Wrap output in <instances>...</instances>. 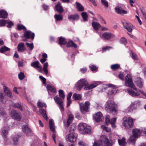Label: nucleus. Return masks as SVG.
<instances>
[{
  "label": "nucleus",
  "instance_id": "nucleus-3",
  "mask_svg": "<svg viewBox=\"0 0 146 146\" xmlns=\"http://www.w3.org/2000/svg\"><path fill=\"white\" fill-rule=\"evenodd\" d=\"M78 129L80 133L82 134L89 133L91 131L90 127L84 123H80L78 125Z\"/></svg>",
  "mask_w": 146,
  "mask_h": 146
},
{
  "label": "nucleus",
  "instance_id": "nucleus-64",
  "mask_svg": "<svg viewBox=\"0 0 146 146\" xmlns=\"http://www.w3.org/2000/svg\"><path fill=\"white\" fill-rule=\"evenodd\" d=\"M4 98V96L3 94L2 93L0 92V99L1 101L3 100Z\"/></svg>",
  "mask_w": 146,
  "mask_h": 146
},
{
  "label": "nucleus",
  "instance_id": "nucleus-14",
  "mask_svg": "<svg viewBox=\"0 0 146 146\" xmlns=\"http://www.w3.org/2000/svg\"><path fill=\"white\" fill-rule=\"evenodd\" d=\"M93 118L97 122L101 121L103 119L102 114L100 112H98L93 115Z\"/></svg>",
  "mask_w": 146,
  "mask_h": 146
},
{
  "label": "nucleus",
  "instance_id": "nucleus-44",
  "mask_svg": "<svg viewBox=\"0 0 146 146\" xmlns=\"http://www.w3.org/2000/svg\"><path fill=\"white\" fill-rule=\"evenodd\" d=\"M81 15L83 19L85 21H87L88 20V15L86 13L83 12L81 13Z\"/></svg>",
  "mask_w": 146,
  "mask_h": 146
},
{
  "label": "nucleus",
  "instance_id": "nucleus-12",
  "mask_svg": "<svg viewBox=\"0 0 146 146\" xmlns=\"http://www.w3.org/2000/svg\"><path fill=\"white\" fill-rule=\"evenodd\" d=\"M131 88L133 89V90L131 89H129L127 90V92L129 95L132 96H135L140 95V93L137 91V88H135L134 85L133 88Z\"/></svg>",
  "mask_w": 146,
  "mask_h": 146
},
{
  "label": "nucleus",
  "instance_id": "nucleus-6",
  "mask_svg": "<svg viewBox=\"0 0 146 146\" xmlns=\"http://www.w3.org/2000/svg\"><path fill=\"white\" fill-rule=\"evenodd\" d=\"M123 125L126 128L131 127L133 125V119L131 117H129L128 119L126 117H123Z\"/></svg>",
  "mask_w": 146,
  "mask_h": 146
},
{
  "label": "nucleus",
  "instance_id": "nucleus-24",
  "mask_svg": "<svg viewBox=\"0 0 146 146\" xmlns=\"http://www.w3.org/2000/svg\"><path fill=\"white\" fill-rule=\"evenodd\" d=\"M92 25L95 31H98L101 27V25L98 23L96 22H93Z\"/></svg>",
  "mask_w": 146,
  "mask_h": 146
},
{
  "label": "nucleus",
  "instance_id": "nucleus-2",
  "mask_svg": "<svg viewBox=\"0 0 146 146\" xmlns=\"http://www.w3.org/2000/svg\"><path fill=\"white\" fill-rule=\"evenodd\" d=\"M104 144L105 146H110V143L107 137L105 135H102L100 137V141H95L93 146H102Z\"/></svg>",
  "mask_w": 146,
  "mask_h": 146
},
{
  "label": "nucleus",
  "instance_id": "nucleus-8",
  "mask_svg": "<svg viewBox=\"0 0 146 146\" xmlns=\"http://www.w3.org/2000/svg\"><path fill=\"white\" fill-rule=\"evenodd\" d=\"M49 126L50 130L53 133L52 135V138L54 143H56V132L55 131L54 128V125L53 121L52 119H51L49 121Z\"/></svg>",
  "mask_w": 146,
  "mask_h": 146
},
{
  "label": "nucleus",
  "instance_id": "nucleus-55",
  "mask_svg": "<svg viewBox=\"0 0 146 146\" xmlns=\"http://www.w3.org/2000/svg\"><path fill=\"white\" fill-rule=\"evenodd\" d=\"M5 114V112L4 109L2 108H0V116H2Z\"/></svg>",
  "mask_w": 146,
  "mask_h": 146
},
{
  "label": "nucleus",
  "instance_id": "nucleus-18",
  "mask_svg": "<svg viewBox=\"0 0 146 146\" xmlns=\"http://www.w3.org/2000/svg\"><path fill=\"white\" fill-rule=\"evenodd\" d=\"M34 33L29 31H25L24 35V36L26 38H31L32 39L34 38Z\"/></svg>",
  "mask_w": 146,
  "mask_h": 146
},
{
  "label": "nucleus",
  "instance_id": "nucleus-13",
  "mask_svg": "<svg viewBox=\"0 0 146 146\" xmlns=\"http://www.w3.org/2000/svg\"><path fill=\"white\" fill-rule=\"evenodd\" d=\"M100 37L105 40H108L113 38L114 36L110 33L105 32L103 33L101 36L100 35Z\"/></svg>",
  "mask_w": 146,
  "mask_h": 146
},
{
  "label": "nucleus",
  "instance_id": "nucleus-5",
  "mask_svg": "<svg viewBox=\"0 0 146 146\" xmlns=\"http://www.w3.org/2000/svg\"><path fill=\"white\" fill-rule=\"evenodd\" d=\"M77 137V134L74 132L70 133L66 135V141L72 143L69 144V146H74V143L76 141Z\"/></svg>",
  "mask_w": 146,
  "mask_h": 146
},
{
  "label": "nucleus",
  "instance_id": "nucleus-11",
  "mask_svg": "<svg viewBox=\"0 0 146 146\" xmlns=\"http://www.w3.org/2000/svg\"><path fill=\"white\" fill-rule=\"evenodd\" d=\"M9 130V127L7 125L3 127L2 129L1 134L3 137L4 140L6 141L8 140L7 135Z\"/></svg>",
  "mask_w": 146,
  "mask_h": 146
},
{
  "label": "nucleus",
  "instance_id": "nucleus-23",
  "mask_svg": "<svg viewBox=\"0 0 146 146\" xmlns=\"http://www.w3.org/2000/svg\"><path fill=\"white\" fill-rule=\"evenodd\" d=\"M132 133L133 135L135 137H139L140 136L141 131L139 129H135L133 130Z\"/></svg>",
  "mask_w": 146,
  "mask_h": 146
},
{
  "label": "nucleus",
  "instance_id": "nucleus-33",
  "mask_svg": "<svg viewBox=\"0 0 146 146\" xmlns=\"http://www.w3.org/2000/svg\"><path fill=\"white\" fill-rule=\"evenodd\" d=\"M67 47H74L75 48H77V45L76 44H75L73 41H69L67 45Z\"/></svg>",
  "mask_w": 146,
  "mask_h": 146
},
{
  "label": "nucleus",
  "instance_id": "nucleus-58",
  "mask_svg": "<svg viewBox=\"0 0 146 146\" xmlns=\"http://www.w3.org/2000/svg\"><path fill=\"white\" fill-rule=\"evenodd\" d=\"M132 58L134 60H136L137 59V57L136 54L133 53H132Z\"/></svg>",
  "mask_w": 146,
  "mask_h": 146
},
{
  "label": "nucleus",
  "instance_id": "nucleus-27",
  "mask_svg": "<svg viewBox=\"0 0 146 146\" xmlns=\"http://www.w3.org/2000/svg\"><path fill=\"white\" fill-rule=\"evenodd\" d=\"M22 129L23 131L25 132L27 135H28V133L31 132V130L27 125H24Z\"/></svg>",
  "mask_w": 146,
  "mask_h": 146
},
{
  "label": "nucleus",
  "instance_id": "nucleus-43",
  "mask_svg": "<svg viewBox=\"0 0 146 146\" xmlns=\"http://www.w3.org/2000/svg\"><path fill=\"white\" fill-rule=\"evenodd\" d=\"M47 90H50L52 93H55L56 92L55 89L53 87L50 85H48L47 87Z\"/></svg>",
  "mask_w": 146,
  "mask_h": 146
},
{
  "label": "nucleus",
  "instance_id": "nucleus-42",
  "mask_svg": "<svg viewBox=\"0 0 146 146\" xmlns=\"http://www.w3.org/2000/svg\"><path fill=\"white\" fill-rule=\"evenodd\" d=\"M59 96L62 100H64L65 98V96L64 94L63 91L61 90H60L58 91Z\"/></svg>",
  "mask_w": 146,
  "mask_h": 146
},
{
  "label": "nucleus",
  "instance_id": "nucleus-28",
  "mask_svg": "<svg viewBox=\"0 0 146 146\" xmlns=\"http://www.w3.org/2000/svg\"><path fill=\"white\" fill-rule=\"evenodd\" d=\"M56 8L57 11L60 13H62L63 12V9L60 3H58L56 6Z\"/></svg>",
  "mask_w": 146,
  "mask_h": 146
},
{
  "label": "nucleus",
  "instance_id": "nucleus-62",
  "mask_svg": "<svg viewBox=\"0 0 146 146\" xmlns=\"http://www.w3.org/2000/svg\"><path fill=\"white\" fill-rule=\"evenodd\" d=\"M7 23L8 24L7 27L8 28L11 27V26L13 25V23L11 21L7 22Z\"/></svg>",
  "mask_w": 146,
  "mask_h": 146
},
{
  "label": "nucleus",
  "instance_id": "nucleus-60",
  "mask_svg": "<svg viewBox=\"0 0 146 146\" xmlns=\"http://www.w3.org/2000/svg\"><path fill=\"white\" fill-rule=\"evenodd\" d=\"M133 106L131 105L130 106L127 108V109L126 110L127 111L130 112L133 110Z\"/></svg>",
  "mask_w": 146,
  "mask_h": 146
},
{
  "label": "nucleus",
  "instance_id": "nucleus-19",
  "mask_svg": "<svg viewBox=\"0 0 146 146\" xmlns=\"http://www.w3.org/2000/svg\"><path fill=\"white\" fill-rule=\"evenodd\" d=\"M3 89L4 92L5 94L10 98H12L13 97L12 93L9 89L5 86H3Z\"/></svg>",
  "mask_w": 146,
  "mask_h": 146
},
{
  "label": "nucleus",
  "instance_id": "nucleus-22",
  "mask_svg": "<svg viewBox=\"0 0 146 146\" xmlns=\"http://www.w3.org/2000/svg\"><path fill=\"white\" fill-rule=\"evenodd\" d=\"M17 48L18 50L21 52H23L26 50V48L25 47L24 44L23 42L20 43L19 44Z\"/></svg>",
  "mask_w": 146,
  "mask_h": 146
},
{
  "label": "nucleus",
  "instance_id": "nucleus-48",
  "mask_svg": "<svg viewBox=\"0 0 146 146\" xmlns=\"http://www.w3.org/2000/svg\"><path fill=\"white\" fill-rule=\"evenodd\" d=\"M19 79L20 80H23L25 78V76L23 72H20L18 74Z\"/></svg>",
  "mask_w": 146,
  "mask_h": 146
},
{
  "label": "nucleus",
  "instance_id": "nucleus-56",
  "mask_svg": "<svg viewBox=\"0 0 146 146\" xmlns=\"http://www.w3.org/2000/svg\"><path fill=\"white\" fill-rule=\"evenodd\" d=\"M90 68L91 70L93 71H95L98 69V68L96 66L94 65L90 66Z\"/></svg>",
  "mask_w": 146,
  "mask_h": 146
},
{
  "label": "nucleus",
  "instance_id": "nucleus-47",
  "mask_svg": "<svg viewBox=\"0 0 146 146\" xmlns=\"http://www.w3.org/2000/svg\"><path fill=\"white\" fill-rule=\"evenodd\" d=\"M120 42L121 44L126 45L127 43V41L125 38L124 37H122L120 39Z\"/></svg>",
  "mask_w": 146,
  "mask_h": 146
},
{
  "label": "nucleus",
  "instance_id": "nucleus-17",
  "mask_svg": "<svg viewBox=\"0 0 146 146\" xmlns=\"http://www.w3.org/2000/svg\"><path fill=\"white\" fill-rule=\"evenodd\" d=\"M122 24L124 27L126 29L127 31L131 32L132 30V25L131 23L127 22H123Z\"/></svg>",
  "mask_w": 146,
  "mask_h": 146
},
{
  "label": "nucleus",
  "instance_id": "nucleus-35",
  "mask_svg": "<svg viewBox=\"0 0 146 146\" xmlns=\"http://www.w3.org/2000/svg\"><path fill=\"white\" fill-rule=\"evenodd\" d=\"M54 17L56 21H61L63 19L62 15L60 14L55 15Z\"/></svg>",
  "mask_w": 146,
  "mask_h": 146
},
{
  "label": "nucleus",
  "instance_id": "nucleus-31",
  "mask_svg": "<svg viewBox=\"0 0 146 146\" xmlns=\"http://www.w3.org/2000/svg\"><path fill=\"white\" fill-rule=\"evenodd\" d=\"M40 113L42 115L43 117L46 120L48 119V117L46 113V111L42 109L39 110Z\"/></svg>",
  "mask_w": 146,
  "mask_h": 146
},
{
  "label": "nucleus",
  "instance_id": "nucleus-20",
  "mask_svg": "<svg viewBox=\"0 0 146 146\" xmlns=\"http://www.w3.org/2000/svg\"><path fill=\"white\" fill-rule=\"evenodd\" d=\"M73 119L74 116L72 114H70L69 115L67 122H64V125L66 127H67L69 126Z\"/></svg>",
  "mask_w": 146,
  "mask_h": 146
},
{
  "label": "nucleus",
  "instance_id": "nucleus-34",
  "mask_svg": "<svg viewBox=\"0 0 146 146\" xmlns=\"http://www.w3.org/2000/svg\"><path fill=\"white\" fill-rule=\"evenodd\" d=\"M37 104V106L38 108L46 107V104L40 100H39Z\"/></svg>",
  "mask_w": 146,
  "mask_h": 146
},
{
  "label": "nucleus",
  "instance_id": "nucleus-52",
  "mask_svg": "<svg viewBox=\"0 0 146 146\" xmlns=\"http://www.w3.org/2000/svg\"><path fill=\"white\" fill-rule=\"evenodd\" d=\"M7 23V21L5 20H0V25L1 26H3Z\"/></svg>",
  "mask_w": 146,
  "mask_h": 146
},
{
  "label": "nucleus",
  "instance_id": "nucleus-4",
  "mask_svg": "<svg viewBox=\"0 0 146 146\" xmlns=\"http://www.w3.org/2000/svg\"><path fill=\"white\" fill-rule=\"evenodd\" d=\"M106 110L108 112H112L113 113H116L117 110L115 108V104L111 100H108L106 103Z\"/></svg>",
  "mask_w": 146,
  "mask_h": 146
},
{
  "label": "nucleus",
  "instance_id": "nucleus-61",
  "mask_svg": "<svg viewBox=\"0 0 146 146\" xmlns=\"http://www.w3.org/2000/svg\"><path fill=\"white\" fill-rule=\"evenodd\" d=\"M39 77L40 79L42 80V81L43 82V83L44 84H45L46 83V80L45 78L44 77H43L40 76H39Z\"/></svg>",
  "mask_w": 146,
  "mask_h": 146
},
{
  "label": "nucleus",
  "instance_id": "nucleus-7",
  "mask_svg": "<svg viewBox=\"0 0 146 146\" xmlns=\"http://www.w3.org/2000/svg\"><path fill=\"white\" fill-rule=\"evenodd\" d=\"M134 85L131 75L127 74L125 77V85L130 88H133Z\"/></svg>",
  "mask_w": 146,
  "mask_h": 146
},
{
  "label": "nucleus",
  "instance_id": "nucleus-29",
  "mask_svg": "<svg viewBox=\"0 0 146 146\" xmlns=\"http://www.w3.org/2000/svg\"><path fill=\"white\" fill-rule=\"evenodd\" d=\"M31 65L34 68H41V66L38 61H35L32 62L31 64Z\"/></svg>",
  "mask_w": 146,
  "mask_h": 146
},
{
  "label": "nucleus",
  "instance_id": "nucleus-16",
  "mask_svg": "<svg viewBox=\"0 0 146 146\" xmlns=\"http://www.w3.org/2000/svg\"><path fill=\"white\" fill-rule=\"evenodd\" d=\"M11 117L15 119L18 121H20L21 120V117L20 114L17 112L15 110H13L11 111Z\"/></svg>",
  "mask_w": 146,
  "mask_h": 146
},
{
  "label": "nucleus",
  "instance_id": "nucleus-50",
  "mask_svg": "<svg viewBox=\"0 0 146 146\" xmlns=\"http://www.w3.org/2000/svg\"><path fill=\"white\" fill-rule=\"evenodd\" d=\"M17 29L19 30L23 29V30H26V28L23 25H17Z\"/></svg>",
  "mask_w": 146,
  "mask_h": 146
},
{
  "label": "nucleus",
  "instance_id": "nucleus-38",
  "mask_svg": "<svg viewBox=\"0 0 146 146\" xmlns=\"http://www.w3.org/2000/svg\"><path fill=\"white\" fill-rule=\"evenodd\" d=\"M77 8L78 9V10L80 11H83L84 10L83 7L80 3L76 2Z\"/></svg>",
  "mask_w": 146,
  "mask_h": 146
},
{
  "label": "nucleus",
  "instance_id": "nucleus-57",
  "mask_svg": "<svg viewBox=\"0 0 146 146\" xmlns=\"http://www.w3.org/2000/svg\"><path fill=\"white\" fill-rule=\"evenodd\" d=\"M112 49V47L109 46H106L102 48V51H105L107 50H108Z\"/></svg>",
  "mask_w": 146,
  "mask_h": 146
},
{
  "label": "nucleus",
  "instance_id": "nucleus-49",
  "mask_svg": "<svg viewBox=\"0 0 146 146\" xmlns=\"http://www.w3.org/2000/svg\"><path fill=\"white\" fill-rule=\"evenodd\" d=\"M26 45L29 48V49L31 50H32L34 48V45L33 43H29L27 42L26 43Z\"/></svg>",
  "mask_w": 146,
  "mask_h": 146
},
{
  "label": "nucleus",
  "instance_id": "nucleus-54",
  "mask_svg": "<svg viewBox=\"0 0 146 146\" xmlns=\"http://www.w3.org/2000/svg\"><path fill=\"white\" fill-rule=\"evenodd\" d=\"M138 138L137 137H135L133 136H133H131L129 139V140L131 141V142H134L135 140H136V138Z\"/></svg>",
  "mask_w": 146,
  "mask_h": 146
},
{
  "label": "nucleus",
  "instance_id": "nucleus-45",
  "mask_svg": "<svg viewBox=\"0 0 146 146\" xmlns=\"http://www.w3.org/2000/svg\"><path fill=\"white\" fill-rule=\"evenodd\" d=\"M137 86L140 88H141L143 86V82L141 79H138L137 81H136Z\"/></svg>",
  "mask_w": 146,
  "mask_h": 146
},
{
  "label": "nucleus",
  "instance_id": "nucleus-36",
  "mask_svg": "<svg viewBox=\"0 0 146 146\" xmlns=\"http://www.w3.org/2000/svg\"><path fill=\"white\" fill-rule=\"evenodd\" d=\"M48 66V63L47 62L45 63L43 65V70L46 75H47L48 74V70L47 68Z\"/></svg>",
  "mask_w": 146,
  "mask_h": 146
},
{
  "label": "nucleus",
  "instance_id": "nucleus-63",
  "mask_svg": "<svg viewBox=\"0 0 146 146\" xmlns=\"http://www.w3.org/2000/svg\"><path fill=\"white\" fill-rule=\"evenodd\" d=\"M87 70L86 68H83L80 69V71L82 73H84L86 72Z\"/></svg>",
  "mask_w": 146,
  "mask_h": 146
},
{
  "label": "nucleus",
  "instance_id": "nucleus-9",
  "mask_svg": "<svg viewBox=\"0 0 146 146\" xmlns=\"http://www.w3.org/2000/svg\"><path fill=\"white\" fill-rule=\"evenodd\" d=\"M116 120V118H114L111 120L110 119V117L109 115H107L106 116V123L107 125L111 123L112 127L113 128H115L116 126L115 124V123Z\"/></svg>",
  "mask_w": 146,
  "mask_h": 146
},
{
  "label": "nucleus",
  "instance_id": "nucleus-53",
  "mask_svg": "<svg viewBox=\"0 0 146 146\" xmlns=\"http://www.w3.org/2000/svg\"><path fill=\"white\" fill-rule=\"evenodd\" d=\"M14 106L16 108H17L19 109L21 111L23 110V109L21 105L19 104H15L14 105Z\"/></svg>",
  "mask_w": 146,
  "mask_h": 146
},
{
  "label": "nucleus",
  "instance_id": "nucleus-1",
  "mask_svg": "<svg viewBox=\"0 0 146 146\" xmlns=\"http://www.w3.org/2000/svg\"><path fill=\"white\" fill-rule=\"evenodd\" d=\"M88 83L84 79H82L78 81L76 83V87L77 90H80L85 86L84 89L86 90H88L96 87L98 84V83L96 82L90 85L87 86Z\"/></svg>",
  "mask_w": 146,
  "mask_h": 146
},
{
  "label": "nucleus",
  "instance_id": "nucleus-40",
  "mask_svg": "<svg viewBox=\"0 0 146 146\" xmlns=\"http://www.w3.org/2000/svg\"><path fill=\"white\" fill-rule=\"evenodd\" d=\"M9 50V48L5 46H4L0 48V52L1 53H3Z\"/></svg>",
  "mask_w": 146,
  "mask_h": 146
},
{
  "label": "nucleus",
  "instance_id": "nucleus-41",
  "mask_svg": "<svg viewBox=\"0 0 146 146\" xmlns=\"http://www.w3.org/2000/svg\"><path fill=\"white\" fill-rule=\"evenodd\" d=\"M59 43L60 45H63L65 44L66 42L64 38L60 37L59 39Z\"/></svg>",
  "mask_w": 146,
  "mask_h": 146
},
{
  "label": "nucleus",
  "instance_id": "nucleus-15",
  "mask_svg": "<svg viewBox=\"0 0 146 146\" xmlns=\"http://www.w3.org/2000/svg\"><path fill=\"white\" fill-rule=\"evenodd\" d=\"M108 86L109 87H112V90H110L108 93V96H109L113 95L115 94L117 92V89L115 88V87L114 85L111 84H109L108 85Z\"/></svg>",
  "mask_w": 146,
  "mask_h": 146
},
{
  "label": "nucleus",
  "instance_id": "nucleus-30",
  "mask_svg": "<svg viewBox=\"0 0 146 146\" xmlns=\"http://www.w3.org/2000/svg\"><path fill=\"white\" fill-rule=\"evenodd\" d=\"M125 140V139L124 138H123L121 139H118V141L119 145L121 146H125L126 143Z\"/></svg>",
  "mask_w": 146,
  "mask_h": 146
},
{
  "label": "nucleus",
  "instance_id": "nucleus-59",
  "mask_svg": "<svg viewBox=\"0 0 146 146\" xmlns=\"http://www.w3.org/2000/svg\"><path fill=\"white\" fill-rule=\"evenodd\" d=\"M78 144L80 146H88L87 145L82 141H80L78 143Z\"/></svg>",
  "mask_w": 146,
  "mask_h": 146
},
{
  "label": "nucleus",
  "instance_id": "nucleus-39",
  "mask_svg": "<svg viewBox=\"0 0 146 146\" xmlns=\"http://www.w3.org/2000/svg\"><path fill=\"white\" fill-rule=\"evenodd\" d=\"M73 98L75 100H80L81 98V96L80 94L74 93L73 95Z\"/></svg>",
  "mask_w": 146,
  "mask_h": 146
},
{
  "label": "nucleus",
  "instance_id": "nucleus-32",
  "mask_svg": "<svg viewBox=\"0 0 146 146\" xmlns=\"http://www.w3.org/2000/svg\"><path fill=\"white\" fill-rule=\"evenodd\" d=\"M54 99L56 103L59 106H61L62 104H63L61 99L57 96L54 97Z\"/></svg>",
  "mask_w": 146,
  "mask_h": 146
},
{
  "label": "nucleus",
  "instance_id": "nucleus-10",
  "mask_svg": "<svg viewBox=\"0 0 146 146\" xmlns=\"http://www.w3.org/2000/svg\"><path fill=\"white\" fill-rule=\"evenodd\" d=\"M85 106L82 103H79L80 111L82 113H83L85 112L88 111L90 103L88 102H86L85 103Z\"/></svg>",
  "mask_w": 146,
  "mask_h": 146
},
{
  "label": "nucleus",
  "instance_id": "nucleus-21",
  "mask_svg": "<svg viewBox=\"0 0 146 146\" xmlns=\"http://www.w3.org/2000/svg\"><path fill=\"white\" fill-rule=\"evenodd\" d=\"M115 10L116 12L119 14H126L127 13V11L121 8L118 6L116 7Z\"/></svg>",
  "mask_w": 146,
  "mask_h": 146
},
{
  "label": "nucleus",
  "instance_id": "nucleus-37",
  "mask_svg": "<svg viewBox=\"0 0 146 146\" xmlns=\"http://www.w3.org/2000/svg\"><path fill=\"white\" fill-rule=\"evenodd\" d=\"M111 68L113 70H115L120 68V65L118 64H112L111 65Z\"/></svg>",
  "mask_w": 146,
  "mask_h": 146
},
{
  "label": "nucleus",
  "instance_id": "nucleus-26",
  "mask_svg": "<svg viewBox=\"0 0 146 146\" xmlns=\"http://www.w3.org/2000/svg\"><path fill=\"white\" fill-rule=\"evenodd\" d=\"M8 15L7 13L4 10H1L0 11V18H5Z\"/></svg>",
  "mask_w": 146,
  "mask_h": 146
},
{
  "label": "nucleus",
  "instance_id": "nucleus-46",
  "mask_svg": "<svg viewBox=\"0 0 146 146\" xmlns=\"http://www.w3.org/2000/svg\"><path fill=\"white\" fill-rule=\"evenodd\" d=\"M101 127L104 130L106 131L107 132H110L111 131V129L110 128L107 127L105 125H102Z\"/></svg>",
  "mask_w": 146,
  "mask_h": 146
},
{
  "label": "nucleus",
  "instance_id": "nucleus-51",
  "mask_svg": "<svg viewBox=\"0 0 146 146\" xmlns=\"http://www.w3.org/2000/svg\"><path fill=\"white\" fill-rule=\"evenodd\" d=\"M101 2L103 5L106 6V7H108V3L106 0H101Z\"/></svg>",
  "mask_w": 146,
  "mask_h": 146
},
{
  "label": "nucleus",
  "instance_id": "nucleus-25",
  "mask_svg": "<svg viewBox=\"0 0 146 146\" xmlns=\"http://www.w3.org/2000/svg\"><path fill=\"white\" fill-rule=\"evenodd\" d=\"M68 19L69 20H73L77 21L79 19V16L77 14L69 15Z\"/></svg>",
  "mask_w": 146,
  "mask_h": 146
}]
</instances>
